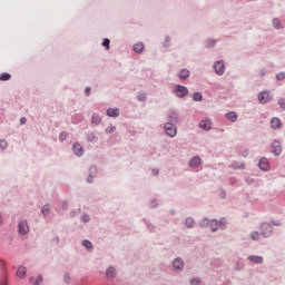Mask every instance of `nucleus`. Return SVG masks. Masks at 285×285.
Returning <instances> with one entry per match:
<instances>
[{"label":"nucleus","mask_w":285,"mask_h":285,"mask_svg":"<svg viewBox=\"0 0 285 285\" xmlns=\"http://www.w3.org/2000/svg\"><path fill=\"white\" fill-rule=\"evenodd\" d=\"M178 77H180V80H186L189 77V70L188 69H181L178 73Z\"/></svg>","instance_id":"obj_17"},{"label":"nucleus","mask_w":285,"mask_h":285,"mask_svg":"<svg viewBox=\"0 0 285 285\" xmlns=\"http://www.w3.org/2000/svg\"><path fill=\"white\" fill-rule=\"evenodd\" d=\"M169 121H177V115L176 114L170 115Z\"/></svg>","instance_id":"obj_36"},{"label":"nucleus","mask_w":285,"mask_h":285,"mask_svg":"<svg viewBox=\"0 0 285 285\" xmlns=\"http://www.w3.org/2000/svg\"><path fill=\"white\" fill-rule=\"evenodd\" d=\"M154 175H158V171H155V170H154Z\"/></svg>","instance_id":"obj_47"},{"label":"nucleus","mask_w":285,"mask_h":285,"mask_svg":"<svg viewBox=\"0 0 285 285\" xmlns=\"http://www.w3.org/2000/svg\"><path fill=\"white\" fill-rule=\"evenodd\" d=\"M33 281H35V278H32V277H31V278H29V282H31V283H32Z\"/></svg>","instance_id":"obj_46"},{"label":"nucleus","mask_w":285,"mask_h":285,"mask_svg":"<svg viewBox=\"0 0 285 285\" xmlns=\"http://www.w3.org/2000/svg\"><path fill=\"white\" fill-rule=\"evenodd\" d=\"M43 216H48L50 214V205H45L42 208Z\"/></svg>","instance_id":"obj_27"},{"label":"nucleus","mask_w":285,"mask_h":285,"mask_svg":"<svg viewBox=\"0 0 285 285\" xmlns=\"http://www.w3.org/2000/svg\"><path fill=\"white\" fill-rule=\"evenodd\" d=\"M258 168L263 171H268L269 170V163L268 159L262 158L261 161H258Z\"/></svg>","instance_id":"obj_9"},{"label":"nucleus","mask_w":285,"mask_h":285,"mask_svg":"<svg viewBox=\"0 0 285 285\" xmlns=\"http://www.w3.org/2000/svg\"><path fill=\"white\" fill-rule=\"evenodd\" d=\"M106 115H108L109 118H118L119 109L118 108H109L108 110H106Z\"/></svg>","instance_id":"obj_11"},{"label":"nucleus","mask_w":285,"mask_h":285,"mask_svg":"<svg viewBox=\"0 0 285 285\" xmlns=\"http://www.w3.org/2000/svg\"><path fill=\"white\" fill-rule=\"evenodd\" d=\"M226 118L228 119V121L235 122L237 121V114H235V111H230L226 114Z\"/></svg>","instance_id":"obj_19"},{"label":"nucleus","mask_w":285,"mask_h":285,"mask_svg":"<svg viewBox=\"0 0 285 285\" xmlns=\"http://www.w3.org/2000/svg\"><path fill=\"white\" fill-rule=\"evenodd\" d=\"M11 80V75H9L8 72H3L0 75V81H8Z\"/></svg>","instance_id":"obj_23"},{"label":"nucleus","mask_w":285,"mask_h":285,"mask_svg":"<svg viewBox=\"0 0 285 285\" xmlns=\"http://www.w3.org/2000/svg\"><path fill=\"white\" fill-rule=\"evenodd\" d=\"M248 259L254 264H262L264 262L262 256H249Z\"/></svg>","instance_id":"obj_16"},{"label":"nucleus","mask_w":285,"mask_h":285,"mask_svg":"<svg viewBox=\"0 0 285 285\" xmlns=\"http://www.w3.org/2000/svg\"><path fill=\"white\" fill-rule=\"evenodd\" d=\"M27 276V267L20 266L17 271V277L23 279Z\"/></svg>","instance_id":"obj_14"},{"label":"nucleus","mask_w":285,"mask_h":285,"mask_svg":"<svg viewBox=\"0 0 285 285\" xmlns=\"http://www.w3.org/2000/svg\"><path fill=\"white\" fill-rule=\"evenodd\" d=\"M165 131H166V135L169 136L170 138H174L177 135L176 126H174L170 122L165 124Z\"/></svg>","instance_id":"obj_2"},{"label":"nucleus","mask_w":285,"mask_h":285,"mask_svg":"<svg viewBox=\"0 0 285 285\" xmlns=\"http://www.w3.org/2000/svg\"><path fill=\"white\" fill-rule=\"evenodd\" d=\"M261 77H265V71L264 70H262Z\"/></svg>","instance_id":"obj_45"},{"label":"nucleus","mask_w":285,"mask_h":285,"mask_svg":"<svg viewBox=\"0 0 285 285\" xmlns=\"http://www.w3.org/2000/svg\"><path fill=\"white\" fill-rule=\"evenodd\" d=\"M226 223V220L223 218V219H220V227H224V225L223 224H225Z\"/></svg>","instance_id":"obj_43"},{"label":"nucleus","mask_w":285,"mask_h":285,"mask_svg":"<svg viewBox=\"0 0 285 285\" xmlns=\"http://www.w3.org/2000/svg\"><path fill=\"white\" fill-rule=\"evenodd\" d=\"M82 222L88 223L89 222V216L88 215L82 216Z\"/></svg>","instance_id":"obj_39"},{"label":"nucleus","mask_w":285,"mask_h":285,"mask_svg":"<svg viewBox=\"0 0 285 285\" xmlns=\"http://www.w3.org/2000/svg\"><path fill=\"white\" fill-rule=\"evenodd\" d=\"M203 165V159L199 156H194L191 160H189V167L196 169Z\"/></svg>","instance_id":"obj_6"},{"label":"nucleus","mask_w":285,"mask_h":285,"mask_svg":"<svg viewBox=\"0 0 285 285\" xmlns=\"http://www.w3.org/2000/svg\"><path fill=\"white\" fill-rule=\"evenodd\" d=\"M42 283V276L37 277V281L35 282V285H39Z\"/></svg>","instance_id":"obj_37"},{"label":"nucleus","mask_w":285,"mask_h":285,"mask_svg":"<svg viewBox=\"0 0 285 285\" xmlns=\"http://www.w3.org/2000/svg\"><path fill=\"white\" fill-rule=\"evenodd\" d=\"M200 284V281L198 278H194L191 281V285H199Z\"/></svg>","instance_id":"obj_38"},{"label":"nucleus","mask_w":285,"mask_h":285,"mask_svg":"<svg viewBox=\"0 0 285 285\" xmlns=\"http://www.w3.org/2000/svg\"><path fill=\"white\" fill-rule=\"evenodd\" d=\"M0 148L1 149L8 148V142L6 140H0Z\"/></svg>","instance_id":"obj_34"},{"label":"nucleus","mask_w":285,"mask_h":285,"mask_svg":"<svg viewBox=\"0 0 285 285\" xmlns=\"http://www.w3.org/2000/svg\"><path fill=\"white\" fill-rule=\"evenodd\" d=\"M194 101H202L203 100V95L200 92H196L193 96Z\"/></svg>","instance_id":"obj_26"},{"label":"nucleus","mask_w":285,"mask_h":285,"mask_svg":"<svg viewBox=\"0 0 285 285\" xmlns=\"http://www.w3.org/2000/svg\"><path fill=\"white\" fill-rule=\"evenodd\" d=\"M185 224L188 228H193V226H195V220L193 218H186Z\"/></svg>","instance_id":"obj_25"},{"label":"nucleus","mask_w":285,"mask_h":285,"mask_svg":"<svg viewBox=\"0 0 285 285\" xmlns=\"http://www.w3.org/2000/svg\"><path fill=\"white\" fill-rule=\"evenodd\" d=\"M82 246H85V248L88 250L92 249V243L90 240H82Z\"/></svg>","instance_id":"obj_24"},{"label":"nucleus","mask_w":285,"mask_h":285,"mask_svg":"<svg viewBox=\"0 0 285 285\" xmlns=\"http://www.w3.org/2000/svg\"><path fill=\"white\" fill-rule=\"evenodd\" d=\"M73 154L77 155L78 157L83 156V148H81L80 144H73Z\"/></svg>","instance_id":"obj_13"},{"label":"nucleus","mask_w":285,"mask_h":285,"mask_svg":"<svg viewBox=\"0 0 285 285\" xmlns=\"http://www.w3.org/2000/svg\"><path fill=\"white\" fill-rule=\"evenodd\" d=\"M29 232L30 227L28 226L27 222H21L18 224V233H20V235H27Z\"/></svg>","instance_id":"obj_7"},{"label":"nucleus","mask_w":285,"mask_h":285,"mask_svg":"<svg viewBox=\"0 0 285 285\" xmlns=\"http://www.w3.org/2000/svg\"><path fill=\"white\" fill-rule=\"evenodd\" d=\"M283 124L281 122L279 118H273L272 119V128L273 129H279Z\"/></svg>","instance_id":"obj_18"},{"label":"nucleus","mask_w":285,"mask_h":285,"mask_svg":"<svg viewBox=\"0 0 285 285\" xmlns=\"http://www.w3.org/2000/svg\"><path fill=\"white\" fill-rule=\"evenodd\" d=\"M132 50H134L135 52L141 53L142 50H144V43H142V42L136 43L135 47H132Z\"/></svg>","instance_id":"obj_22"},{"label":"nucleus","mask_w":285,"mask_h":285,"mask_svg":"<svg viewBox=\"0 0 285 285\" xmlns=\"http://www.w3.org/2000/svg\"><path fill=\"white\" fill-rule=\"evenodd\" d=\"M199 128L205 130V131H209L212 129L210 120H202L200 124H199Z\"/></svg>","instance_id":"obj_12"},{"label":"nucleus","mask_w":285,"mask_h":285,"mask_svg":"<svg viewBox=\"0 0 285 285\" xmlns=\"http://www.w3.org/2000/svg\"><path fill=\"white\" fill-rule=\"evenodd\" d=\"M138 99H139V101L146 100V95H140V96L138 97Z\"/></svg>","instance_id":"obj_41"},{"label":"nucleus","mask_w":285,"mask_h":285,"mask_svg":"<svg viewBox=\"0 0 285 285\" xmlns=\"http://www.w3.org/2000/svg\"><path fill=\"white\" fill-rule=\"evenodd\" d=\"M20 124H21V125L27 124V118H24V117H23V118H20Z\"/></svg>","instance_id":"obj_42"},{"label":"nucleus","mask_w":285,"mask_h":285,"mask_svg":"<svg viewBox=\"0 0 285 285\" xmlns=\"http://www.w3.org/2000/svg\"><path fill=\"white\" fill-rule=\"evenodd\" d=\"M175 95H177L178 98L187 97L188 89L185 86H175Z\"/></svg>","instance_id":"obj_4"},{"label":"nucleus","mask_w":285,"mask_h":285,"mask_svg":"<svg viewBox=\"0 0 285 285\" xmlns=\"http://www.w3.org/2000/svg\"><path fill=\"white\" fill-rule=\"evenodd\" d=\"M278 106H281L282 110H285V99H278Z\"/></svg>","instance_id":"obj_30"},{"label":"nucleus","mask_w":285,"mask_h":285,"mask_svg":"<svg viewBox=\"0 0 285 285\" xmlns=\"http://www.w3.org/2000/svg\"><path fill=\"white\" fill-rule=\"evenodd\" d=\"M261 237H264L259 232H252L250 239L254 242L261 240Z\"/></svg>","instance_id":"obj_20"},{"label":"nucleus","mask_w":285,"mask_h":285,"mask_svg":"<svg viewBox=\"0 0 285 285\" xmlns=\"http://www.w3.org/2000/svg\"><path fill=\"white\" fill-rule=\"evenodd\" d=\"M272 91H262L261 94H258V101L261 102V105H266L272 101Z\"/></svg>","instance_id":"obj_1"},{"label":"nucleus","mask_w":285,"mask_h":285,"mask_svg":"<svg viewBox=\"0 0 285 285\" xmlns=\"http://www.w3.org/2000/svg\"><path fill=\"white\" fill-rule=\"evenodd\" d=\"M100 121H101V118L99 116H92L94 124L98 125V124H100Z\"/></svg>","instance_id":"obj_31"},{"label":"nucleus","mask_w":285,"mask_h":285,"mask_svg":"<svg viewBox=\"0 0 285 285\" xmlns=\"http://www.w3.org/2000/svg\"><path fill=\"white\" fill-rule=\"evenodd\" d=\"M276 79L277 80H284L285 79V72H281V73L276 75Z\"/></svg>","instance_id":"obj_35"},{"label":"nucleus","mask_w":285,"mask_h":285,"mask_svg":"<svg viewBox=\"0 0 285 285\" xmlns=\"http://www.w3.org/2000/svg\"><path fill=\"white\" fill-rule=\"evenodd\" d=\"M89 95H91V88L88 87V88L86 89V96L89 97Z\"/></svg>","instance_id":"obj_40"},{"label":"nucleus","mask_w":285,"mask_h":285,"mask_svg":"<svg viewBox=\"0 0 285 285\" xmlns=\"http://www.w3.org/2000/svg\"><path fill=\"white\" fill-rule=\"evenodd\" d=\"M116 275V271L115 267H108V269H106V277L109 279L115 278Z\"/></svg>","instance_id":"obj_15"},{"label":"nucleus","mask_w":285,"mask_h":285,"mask_svg":"<svg viewBox=\"0 0 285 285\" xmlns=\"http://www.w3.org/2000/svg\"><path fill=\"white\" fill-rule=\"evenodd\" d=\"M68 138V131H62L59 135L60 141H65Z\"/></svg>","instance_id":"obj_29"},{"label":"nucleus","mask_w":285,"mask_h":285,"mask_svg":"<svg viewBox=\"0 0 285 285\" xmlns=\"http://www.w3.org/2000/svg\"><path fill=\"white\" fill-rule=\"evenodd\" d=\"M274 156H279L283 153V148H281V144L278 141H274L272 145Z\"/></svg>","instance_id":"obj_10"},{"label":"nucleus","mask_w":285,"mask_h":285,"mask_svg":"<svg viewBox=\"0 0 285 285\" xmlns=\"http://www.w3.org/2000/svg\"><path fill=\"white\" fill-rule=\"evenodd\" d=\"M213 68H215V72H216V75H218V76L224 75V71L226 70V68L224 67L223 61H217V62L213 66Z\"/></svg>","instance_id":"obj_8"},{"label":"nucleus","mask_w":285,"mask_h":285,"mask_svg":"<svg viewBox=\"0 0 285 285\" xmlns=\"http://www.w3.org/2000/svg\"><path fill=\"white\" fill-rule=\"evenodd\" d=\"M68 279H69V278H68V277H66V281H67V282H68Z\"/></svg>","instance_id":"obj_48"},{"label":"nucleus","mask_w":285,"mask_h":285,"mask_svg":"<svg viewBox=\"0 0 285 285\" xmlns=\"http://www.w3.org/2000/svg\"><path fill=\"white\" fill-rule=\"evenodd\" d=\"M115 131H116V127H108V128H106V134L107 135H111Z\"/></svg>","instance_id":"obj_32"},{"label":"nucleus","mask_w":285,"mask_h":285,"mask_svg":"<svg viewBox=\"0 0 285 285\" xmlns=\"http://www.w3.org/2000/svg\"><path fill=\"white\" fill-rule=\"evenodd\" d=\"M106 49H110V40L105 39L104 42L101 43Z\"/></svg>","instance_id":"obj_33"},{"label":"nucleus","mask_w":285,"mask_h":285,"mask_svg":"<svg viewBox=\"0 0 285 285\" xmlns=\"http://www.w3.org/2000/svg\"><path fill=\"white\" fill-rule=\"evenodd\" d=\"M174 268L177 271H181L184 268V262L181 259H175L174 261Z\"/></svg>","instance_id":"obj_21"},{"label":"nucleus","mask_w":285,"mask_h":285,"mask_svg":"<svg viewBox=\"0 0 285 285\" xmlns=\"http://www.w3.org/2000/svg\"><path fill=\"white\" fill-rule=\"evenodd\" d=\"M210 226L212 227V232L215 233L216 230H218V222L216 220H208L207 218H205L204 220H202L200 226Z\"/></svg>","instance_id":"obj_5"},{"label":"nucleus","mask_w":285,"mask_h":285,"mask_svg":"<svg viewBox=\"0 0 285 285\" xmlns=\"http://www.w3.org/2000/svg\"><path fill=\"white\" fill-rule=\"evenodd\" d=\"M273 26H274V28H276V29L283 28V26H281L279 19H274V20H273Z\"/></svg>","instance_id":"obj_28"},{"label":"nucleus","mask_w":285,"mask_h":285,"mask_svg":"<svg viewBox=\"0 0 285 285\" xmlns=\"http://www.w3.org/2000/svg\"><path fill=\"white\" fill-rule=\"evenodd\" d=\"M261 232L263 237H269L273 233V227L268 223H263L261 225Z\"/></svg>","instance_id":"obj_3"},{"label":"nucleus","mask_w":285,"mask_h":285,"mask_svg":"<svg viewBox=\"0 0 285 285\" xmlns=\"http://www.w3.org/2000/svg\"><path fill=\"white\" fill-rule=\"evenodd\" d=\"M3 224V216H1V214H0V225H2Z\"/></svg>","instance_id":"obj_44"}]
</instances>
